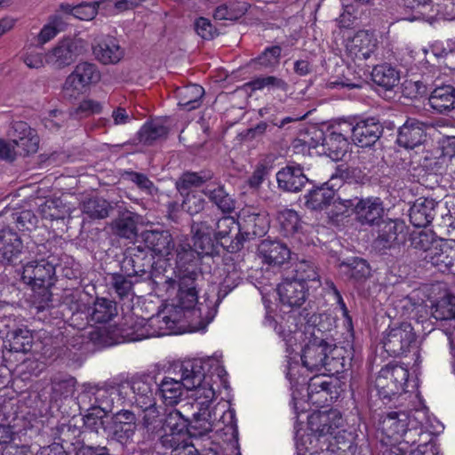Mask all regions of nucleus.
<instances>
[{
    "instance_id": "f257e3e1",
    "label": "nucleus",
    "mask_w": 455,
    "mask_h": 455,
    "mask_svg": "<svg viewBox=\"0 0 455 455\" xmlns=\"http://www.w3.org/2000/svg\"><path fill=\"white\" fill-rule=\"evenodd\" d=\"M221 355L214 354L206 358H193L181 362L175 368L177 378L165 376L157 383V392L166 405L180 403L183 389L192 390L190 407L195 427L204 433L214 427L227 429V433L237 434V423L234 409L223 411L220 419L216 417L214 403L217 388H228L227 371L221 363Z\"/></svg>"
},
{
    "instance_id": "f03ea898",
    "label": "nucleus",
    "mask_w": 455,
    "mask_h": 455,
    "mask_svg": "<svg viewBox=\"0 0 455 455\" xmlns=\"http://www.w3.org/2000/svg\"><path fill=\"white\" fill-rule=\"evenodd\" d=\"M178 291L168 314L148 319L130 316L119 331L124 342L140 341L152 337L179 333L187 324L191 331H204L217 314L218 299L205 293L200 300L197 291L192 287Z\"/></svg>"
},
{
    "instance_id": "7ed1b4c3",
    "label": "nucleus",
    "mask_w": 455,
    "mask_h": 455,
    "mask_svg": "<svg viewBox=\"0 0 455 455\" xmlns=\"http://www.w3.org/2000/svg\"><path fill=\"white\" fill-rule=\"evenodd\" d=\"M308 427L312 431L307 441L310 446L306 447L303 440L297 441L298 455L330 453L335 455H351L355 447L347 438L346 431L339 430L342 426V417L338 410L316 411L307 419Z\"/></svg>"
},
{
    "instance_id": "20e7f679",
    "label": "nucleus",
    "mask_w": 455,
    "mask_h": 455,
    "mask_svg": "<svg viewBox=\"0 0 455 455\" xmlns=\"http://www.w3.org/2000/svg\"><path fill=\"white\" fill-rule=\"evenodd\" d=\"M236 229L239 233L235 240L231 241L232 250H239L245 240L240 230L239 220L225 216L217 220L214 228L205 220L194 222L191 225L193 247L190 244L180 245L177 253L179 266L184 267L186 264L192 266L194 261H197L199 256L209 255L212 251V235L217 242L224 245L223 240L227 243L232 231Z\"/></svg>"
},
{
    "instance_id": "39448f33",
    "label": "nucleus",
    "mask_w": 455,
    "mask_h": 455,
    "mask_svg": "<svg viewBox=\"0 0 455 455\" xmlns=\"http://www.w3.org/2000/svg\"><path fill=\"white\" fill-rule=\"evenodd\" d=\"M140 239L145 247L159 259H164L170 266H172L171 261H174L173 269L175 276L178 278L179 291L182 288L181 286H184V290L192 287L194 291H196L195 285L197 276L196 261H194L192 266L186 264L184 267H180L178 264V249L180 245L189 244L188 243L181 242L175 248L172 236L167 230H145L140 234Z\"/></svg>"
},
{
    "instance_id": "423d86ee",
    "label": "nucleus",
    "mask_w": 455,
    "mask_h": 455,
    "mask_svg": "<svg viewBox=\"0 0 455 455\" xmlns=\"http://www.w3.org/2000/svg\"><path fill=\"white\" fill-rule=\"evenodd\" d=\"M350 353L343 347L328 344L324 339L312 337L303 347L300 359L310 371L324 370L323 374L334 375L345 371Z\"/></svg>"
},
{
    "instance_id": "0eeeda50",
    "label": "nucleus",
    "mask_w": 455,
    "mask_h": 455,
    "mask_svg": "<svg viewBox=\"0 0 455 455\" xmlns=\"http://www.w3.org/2000/svg\"><path fill=\"white\" fill-rule=\"evenodd\" d=\"M383 434L390 440L402 444L415 445L420 443L421 437L427 435L419 422L405 411H393L380 422Z\"/></svg>"
},
{
    "instance_id": "6e6552de",
    "label": "nucleus",
    "mask_w": 455,
    "mask_h": 455,
    "mask_svg": "<svg viewBox=\"0 0 455 455\" xmlns=\"http://www.w3.org/2000/svg\"><path fill=\"white\" fill-rule=\"evenodd\" d=\"M139 0H99L93 3H81L77 5L61 4L60 9L65 13L71 14L81 20H92L99 10L105 14H113L116 11H122L138 4Z\"/></svg>"
},
{
    "instance_id": "1a4fd4ad",
    "label": "nucleus",
    "mask_w": 455,
    "mask_h": 455,
    "mask_svg": "<svg viewBox=\"0 0 455 455\" xmlns=\"http://www.w3.org/2000/svg\"><path fill=\"white\" fill-rule=\"evenodd\" d=\"M409 377L408 369L397 363H388L379 372L375 387L379 398L390 401L403 390Z\"/></svg>"
},
{
    "instance_id": "9d476101",
    "label": "nucleus",
    "mask_w": 455,
    "mask_h": 455,
    "mask_svg": "<svg viewBox=\"0 0 455 455\" xmlns=\"http://www.w3.org/2000/svg\"><path fill=\"white\" fill-rule=\"evenodd\" d=\"M59 261L55 255H49L46 259L26 263L22 267V281L33 289L52 286Z\"/></svg>"
},
{
    "instance_id": "9b49d317",
    "label": "nucleus",
    "mask_w": 455,
    "mask_h": 455,
    "mask_svg": "<svg viewBox=\"0 0 455 455\" xmlns=\"http://www.w3.org/2000/svg\"><path fill=\"white\" fill-rule=\"evenodd\" d=\"M384 349L391 355H404L416 347V334L409 323L389 326L384 332Z\"/></svg>"
},
{
    "instance_id": "f8f14e48",
    "label": "nucleus",
    "mask_w": 455,
    "mask_h": 455,
    "mask_svg": "<svg viewBox=\"0 0 455 455\" xmlns=\"http://www.w3.org/2000/svg\"><path fill=\"white\" fill-rule=\"evenodd\" d=\"M154 383L149 376H140L123 382L124 404L135 405L139 409L155 405Z\"/></svg>"
},
{
    "instance_id": "ddd939ff",
    "label": "nucleus",
    "mask_w": 455,
    "mask_h": 455,
    "mask_svg": "<svg viewBox=\"0 0 455 455\" xmlns=\"http://www.w3.org/2000/svg\"><path fill=\"white\" fill-rule=\"evenodd\" d=\"M137 430V417L130 410H120L111 418L110 434L112 438L127 450L134 451L133 437Z\"/></svg>"
},
{
    "instance_id": "4468645a",
    "label": "nucleus",
    "mask_w": 455,
    "mask_h": 455,
    "mask_svg": "<svg viewBox=\"0 0 455 455\" xmlns=\"http://www.w3.org/2000/svg\"><path fill=\"white\" fill-rule=\"evenodd\" d=\"M164 426L160 443L164 447H172L186 439L187 419L176 409H164Z\"/></svg>"
},
{
    "instance_id": "2eb2a0df",
    "label": "nucleus",
    "mask_w": 455,
    "mask_h": 455,
    "mask_svg": "<svg viewBox=\"0 0 455 455\" xmlns=\"http://www.w3.org/2000/svg\"><path fill=\"white\" fill-rule=\"evenodd\" d=\"M340 130L346 133L351 132L353 141L361 148L372 146L383 132L382 126L374 118L361 120L355 125L342 122Z\"/></svg>"
},
{
    "instance_id": "dca6fc26",
    "label": "nucleus",
    "mask_w": 455,
    "mask_h": 455,
    "mask_svg": "<svg viewBox=\"0 0 455 455\" xmlns=\"http://www.w3.org/2000/svg\"><path fill=\"white\" fill-rule=\"evenodd\" d=\"M82 53L81 42L65 38L45 53V62L55 68H63L72 64Z\"/></svg>"
},
{
    "instance_id": "f3484780",
    "label": "nucleus",
    "mask_w": 455,
    "mask_h": 455,
    "mask_svg": "<svg viewBox=\"0 0 455 455\" xmlns=\"http://www.w3.org/2000/svg\"><path fill=\"white\" fill-rule=\"evenodd\" d=\"M378 39L369 30H360L347 43V52L354 60H366L375 55L378 50Z\"/></svg>"
},
{
    "instance_id": "a211bd4d",
    "label": "nucleus",
    "mask_w": 455,
    "mask_h": 455,
    "mask_svg": "<svg viewBox=\"0 0 455 455\" xmlns=\"http://www.w3.org/2000/svg\"><path fill=\"white\" fill-rule=\"evenodd\" d=\"M33 337L27 328H17L6 333L4 340L3 358L5 362L13 361L15 355H24L32 348ZM18 361V358H14Z\"/></svg>"
},
{
    "instance_id": "6ab92c4d",
    "label": "nucleus",
    "mask_w": 455,
    "mask_h": 455,
    "mask_svg": "<svg viewBox=\"0 0 455 455\" xmlns=\"http://www.w3.org/2000/svg\"><path fill=\"white\" fill-rule=\"evenodd\" d=\"M18 155H31L37 152L39 137L36 130L25 122H15L10 133Z\"/></svg>"
},
{
    "instance_id": "aec40b11",
    "label": "nucleus",
    "mask_w": 455,
    "mask_h": 455,
    "mask_svg": "<svg viewBox=\"0 0 455 455\" xmlns=\"http://www.w3.org/2000/svg\"><path fill=\"white\" fill-rule=\"evenodd\" d=\"M353 212L355 215L356 220L362 225L373 226L379 224L384 215L385 210L383 202L379 197H355V204Z\"/></svg>"
},
{
    "instance_id": "412c9836",
    "label": "nucleus",
    "mask_w": 455,
    "mask_h": 455,
    "mask_svg": "<svg viewBox=\"0 0 455 455\" xmlns=\"http://www.w3.org/2000/svg\"><path fill=\"white\" fill-rule=\"evenodd\" d=\"M240 230L243 237L250 239L251 235L261 236L268 228V220L265 212H257L252 207L243 208L239 213Z\"/></svg>"
},
{
    "instance_id": "4be33fe9",
    "label": "nucleus",
    "mask_w": 455,
    "mask_h": 455,
    "mask_svg": "<svg viewBox=\"0 0 455 455\" xmlns=\"http://www.w3.org/2000/svg\"><path fill=\"white\" fill-rule=\"evenodd\" d=\"M309 288V285H305L298 280L285 278L278 284L276 291L283 305L299 307L306 301Z\"/></svg>"
},
{
    "instance_id": "5701e85b",
    "label": "nucleus",
    "mask_w": 455,
    "mask_h": 455,
    "mask_svg": "<svg viewBox=\"0 0 455 455\" xmlns=\"http://www.w3.org/2000/svg\"><path fill=\"white\" fill-rule=\"evenodd\" d=\"M278 188L286 192L297 193L308 182L299 164H288L276 173Z\"/></svg>"
},
{
    "instance_id": "b1692460",
    "label": "nucleus",
    "mask_w": 455,
    "mask_h": 455,
    "mask_svg": "<svg viewBox=\"0 0 455 455\" xmlns=\"http://www.w3.org/2000/svg\"><path fill=\"white\" fill-rule=\"evenodd\" d=\"M424 260L439 272L455 274V249L446 244L430 249Z\"/></svg>"
},
{
    "instance_id": "393cba45",
    "label": "nucleus",
    "mask_w": 455,
    "mask_h": 455,
    "mask_svg": "<svg viewBox=\"0 0 455 455\" xmlns=\"http://www.w3.org/2000/svg\"><path fill=\"white\" fill-rule=\"evenodd\" d=\"M258 251L262 261L270 266H281L291 257V251L286 244L272 240H263Z\"/></svg>"
},
{
    "instance_id": "a878e982",
    "label": "nucleus",
    "mask_w": 455,
    "mask_h": 455,
    "mask_svg": "<svg viewBox=\"0 0 455 455\" xmlns=\"http://www.w3.org/2000/svg\"><path fill=\"white\" fill-rule=\"evenodd\" d=\"M426 125L416 119H408L400 127L397 143L405 148H414L419 146L426 136Z\"/></svg>"
},
{
    "instance_id": "bb28decb",
    "label": "nucleus",
    "mask_w": 455,
    "mask_h": 455,
    "mask_svg": "<svg viewBox=\"0 0 455 455\" xmlns=\"http://www.w3.org/2000/svg\"><path fill=\"white\" fill-rule=\"evenodd\" d=\"M92 52L96 60L104 65L116 64L124 55V51L117 40L110 36L99 40L93 45Z\"/></svg>"
},
{
    "instance_id": "cd10ccee",
    "label": "nucleus",
    "mask_w": 455,
    "mask_h": 455,
    "mask_svg": "<svg viewBox=\"0 0 455 455\" xmlns=\"http://www.w3.org/2000/svg\"><path fill=\"white\" fill-rule=\"evenodd\" d=\"M333 386L324 376H314L309 379L307 387L308 402L322 407L332 402Z\"/></svg>"
},
{
    "instance_id": "c85d7f7f",
    "label": "nucleus",
    "mask_w": 455,
    "mask_h": 455,
    "mask_svg": "<svg viewBox=\"0 0 455 455\" xmlns=\"http://www.w3.org/2000/svg\"><path fill=\"white\" fill-rule=\"evenodd\" d=\"M123 382L105 386L96 390L94 394L97 408L105 411H112L115 403L124 404Z\"/></svg>"
},
{
    "instance_id": "c756f323",
    "label": "nucleus",
    "mask_w": 455,
    "mask_h": 455,
    "mask_svg": "<svg viewBox=\"0 0 455 455\" xmlns=\"http://www.w3.org/2000/svg\"><path fill=\"white\" fill-rule=\"evenodd\" d=\"M340 125L341 123L339 124L338 131L331 132L322 142L323 152L333 161L342 160L349 147L347 133L340 130Z\"/></svg>"
},
{
    "instance_id": "7c9ffc66",
    "label": "nucleus",
    "mask_w": 455,
    "mask_h": 455,
    "mask_svg": "<svg viewBox=\"0 0 455 455\" xmlns=\"http://www.w3.org/2000/svg\"><path fill=\"white\" fill-rule=\"evenodd\" d=\"M435 203L433 199L419 198L410 209V221L418 228L429 225L435 215Z\"/></svg>"
},
{
    "instance_id": "2f4dec72",
    "label": "nucleus",
    "mask_w": 455,
    "mask_h": 455,
    "mask_svg": "<svg viewBox=\"0 0 455 455\" xmlns=\"http://www.w3.org/2000/svg\"><path fill=\"white\" fill-rule=\"evenodd\" d=\"M429 105L439 113H446L455 108V88L451 85L436 87L430 94Z\"/></svg>"
},
{
    "instance_id": "473e14b6",
    "label": "nucleus",
    "mask_w": 455,
    "mask_h": 455,
    "mask_svg": "<svg viewBox=\"0 0 455 455\" xmlns=\"http://www.w3.org/2000/svg\"><path fill=\"white\" fill-rule=\"evenodd\" d=\"M84 314L86 318L92 323H106L116 315V307L111 300L98 298Z\"/></svg>"
},
{
    "instance_id": "72a5a7b5",
    "label": "nucleus",
    "mask_w": 455,
    "mask_h": 455,
    "mask_svg": "<svg viewBox=\"0 0 455 455\" xmlns=\"http://www.w3.org/2000/svg\"><path fill=\"white\" fill-rule=\"evenodd\" d=\"M22 243L17 235L10 228L0 230V256L11 262L21 251Z\"/></svg>"
},
{
    "instance_id": "f704fd0d",
    "label": "nucleus",
    "mask_w": 455,
    "mask_h": 455,
    "mask_svg": "<svg viewBox=\"0 0 455 455\" xmlns=\"http://www.w3.org/2000/svg\"><path fill=\"white\" fill-rule=\"evenodd\" d=\"M179 106L190 111L200 107L204 89L198 84H188L177 90Z\"/></svg>"
},
{
    "instance_id": "c9c22d12",
    "label": "nucleus",
    "mask_w": 455,
    "mask_h": 455,
    "mask_svg": "<svg viewBox=\"0 0 455 455\" xmlns=\"http://www.w3.org/2000/svg\"><path fill=\"white\" fill-rule=\"evenodd\" d=\"M143 412L141 424L143 427L150 434H161L164 426V409L155 405L148 408H141Z\"/></svg>"
},
{
    "instance_id": "e433bc0d",
    "label": "nucleus",
    "mask_w": 455,
    "mask_h": 455,
    "mask_svg": "<svg viewBox=\"0 0 455 455\" xmlns=\"http://www.w3.org/2000/svg\"><path fill=\"white\" fill-rule=\"evenodd\" d=\"M373 82L386 90L393 89L399 82V72L387 64L378 65L371 72Z\"/></svg>"
},
{
    "instance_id": "4c0bfd02",
    "label": "nucleus",
    "mask_w": 455,
    "mask_h": 455,
    "mask_svg": "<svg viewBox=\"0 0 455 455\" xmlns=\"http://www.w3.org/2000/svg\"><path fill=\"white\" fill-rule=\"evenodd\" d=\"M124 265L130 276H143L149 272L152 267L151 259L142 256L140 246H138V253L134 252L130 257H126Z\"/></svg>"
},
{
    "instance_id": "58836bf2",
    "label": "nucleus",
    "mask_w": 455,
    "mask_h": 455,
    "mask_svg": "<svg viewBox=\"0 0 455 455\" xmlns=\"http://www.w3.org/2000/svg\"><path fill=\"white\" fill-rule=\"evenodd\" d=\"M212 179L210 173L185 172L176 181V188L180 195L196 192L195 189Z\"/></svg>"
},
{
    "instance_id": "ea45409f",
    "label": "nucleus",
    "mask_w": 455,
    "mask_h": 455,
    "mask_svg": "<svg viewBox=\"0 0 455 455\" xmlns=\"http://www.w3.org/2000/svg\"><path fill=\"white\" fill-rule=\"evenodd\" d=\"M333 192L324 186L312 189L305 196V205L311 210H323L333 200Z\"/></svg>"
},
{
    "instance_id": "a19ab883",
    "label": "nucleus",
    "mask_w": 455,
    "mask_h": 455,
    "mask_svg": "<svg viewBox=\"0 0 455 455\" xmlns=\"http://www.w3.org/2000/svg\"><path fill=\"white\" fill-rule=\"evenodd\" d=\"M276 220L280 226V231L284 236L293 235L300 228V219L294 210L286 208L280 210Z\"/></svg>"
},
{
    "instance_id": "79ce46f5",
    "label": "nucleus",
    "mask_w": 455,
    "mask_h": 455,
    "mask_svg": "<svg viewBox=\"0 0 455 455\" xmlns=\"http://www.w3.org/2000/svg\"><path fill=\"white\" fill-rule=\"evenodd\" d=\"M70 75L88 88L92 84L100 80V75L97 67L90 62L78 63Z\"/></svg>"
},
{
    "instance_id": "37998d69",
    "label": "nucleus",
    "mask_w": 455,
    "mask_h": 455,
    "mask_svg": "<svg viewBox=\"0 0 455 455\" xmlns=\"http://www.w3.org/2000/svg\"><path fill=\"white\" fill-rule=\"evenodd\" d=\"M168 132L167 127L161 119L146 123L140 131V140L151 144L154 140L164 137Z\"/></svg>"
},
{
    "instance_id": "c03bdc74",
    "label": "nucleus",
    "mask_w": 455,
    "mask_h": 455,
    "mask_svg": "<svg viewBox=\"0 0 455 455\" xmlns=\"http://www.w3.org/2000/svg\"><path fill=\"white\" fill-rule=\"evenodd\" d=\"M432 315L436 320L455 319V296L446 294L432 307Z\"/></svg>"
},
{
    "instance_id": "a18cd8bd",
    "label": "nucleus",
    "mask_w": 455,
    "mask_h": 455,
    "mask_svg": "<svg viewBox=\"0 0 455 455\" xmlns=\"http://www.w3.org/2000/svg\"><path fill=\"white\" fill-rule=\"evenodd\" d=\"M292 279L298 280L305 285H308L307 282L316 284L315 287L320 284L315 267L309 260H300L297 263L295 275Z\"/></svg>"
},
{
    "instance_id": "49530a36",
    "label": "nucleus",
    "mask_w": 455,
    "mask_h": 455,
    "mask_svg": "<svg viewBox=\"0 0 455 455\" xmlns=\"http://www.w3.org/2000/svg\"><path fill=\"white\" fill-rule=\"evenodd\" d=\"M82 212L92 219H104L108 216L109 204L101 198H91L84 202Z\"/></svg>"
},
{
    "instance_id": "de8ad7c7",
    "label": "nucleus",
    "mask_w": 455,
    "mask_h": 455,
    "mask_svg": "<svg viewBox=\"0 0 455 455\" xmlns=\"http://www.w3.org/2000/svg\"><path fill=\"white\" fill-rule=\"evenodd\" d=\"M343 272L349 275L350 278L361 281L370 275V267L366 260L360 258H354L348 262L343 263Z\"/></svg>"
},
{
    "instance_id": "09e8293b",
    "label": "nucleus",
    "mask_w": 455,
    "mask_h": 455,
    "mask_svg": "<svg viewBox=\"0 0 455 455\" xmlns=\"http://www.w3.org/2000/svg\"><path fill=\"white\" fill-rule=\"evenodd\" d=\"M64 25L65 23L60 15L55 14L51 16L48 22L44 25L38 34V42L44 44L51 41L58 33L63 30Z\"/></svg>"
},
{
    "instance_id": "8fccbe9b",
    "label": "nucleus",
    "mask_w": 455,
    "mask_h": 455,
    "mask_svg": "<svg viewBox=\"0 0 455 455\" xmlns=\"http://www.w3.org/2000/svg\"><path fill=\"white\" fill-rule=\"evenodd\" d=\"M115 232L117 235L131 239L136 235V220L132 213L127 212L119 217L114 223Z\"/></svg>"
},
{
    "instance_id": "3c124183",
    "label": "nucleus",
    "mask_w": 455,
    "mask_h": 455,
    "mask_svg": "<svg viewBox=\"0 0 455 455\" xmlns=\"http://www.w3.org/2000/svg\"><path fill=\"white\" fill-rule=\"evenodd\" d=\"M246 11L247 6L244 3L223 4L216 8L214 18L220 20H235L242 17Z\"/></svg>"
},
{
    "instance_id": "603ef678",
    "label": "nucleus",
    "mask_w": 455,
    "mask_h": 455,
    "mask_svg": "<svg viewBox=\"0 0 455 455\" xmlns=\"http://www.w3.org/2000/svg\"><path fill=\"white\" fill-rule=\"evenodd\" d=\"M101 111L102 105L100 101L92 99H84L76 108L70 109L69 116L76 119H82L100 114Z\"/></svg>"
},
{
    "instance_id": "864d4df0",
    "label": "nucleus",
    "mask_w": 455,
    "mask_h": 455,
    "mask_svg": "<svg viewBox=\"0 0 455 455\" xmlns=\"http://www.w3.org/2000/svg\"><path fill=\"white\" fill-rule=\"evenodd\" d=\"M38 212L46 220H60L65 215L64 206L59 198L47 199L39 205Z\"/></svg>"
},
{
    "instance_id": "5fc2aeb1",
    "label": "nucleus",
    "mask_w": 455,
    "mask_h": 455,
    "mask_svg": "<svg viewBox=\"0 0 455 455\" xmlns=\"http://www.w3.org/2000/svg\"><path fill=\"white\" fill-rule=\"evenodd\" d=\"M103 410L93 408L84 417V427L91 431L99 433L100 429L105 430L106 413Z\"/></svg>"
},
{
    "instance_id": "6e6d98bb",
    "label": "nucleus",
    "mask_w": 455,
    "mask_h": 455,
    "mask_svg": "<svg viewBox=\"0 0 455 455\" xmlns=\"http://www.w3.org/2000/svg\"><path fill=\"white\" fill-rule=\"evenodd\" d=\"M403 229V225L395 221L388 220L382 224L379 230V239L384 242L387 246H391L398 240L399 233Z\"/></svg>"
},
{
    "instance_id": "4d7b16f0",
    "label": "nucleus",
    "mask_w": 455,
    "mask_h": 455,
    "mask_svg": "<svg viewBox=\"0 0 455 455\" xmlns=\"http://www.w3.org/2000/svg\"><path fill=\"white\" fill-rule=\"evenodd\" d=\"M275 329L278 335L283 338L285 343L286 352L288 353L287 356L290 360L292 359L291 355L294 352L293 346L296 345L298 340L303 338L304 333L297 329L291 330L289 328L288 330H285L284 326L282 324L278 325Z\"/></svg>"
},
{
    "instance_id": "13d9d810",
    "label": "nucleus",
    "mask_w": 455,
    "mask_h": 455,
    "mask_svg": "<svg viewBox=\"0 0 455 455\" xmlns=\"http://www.w3.org/2000/svg\"><path fill=\"white\" fill-rule=\"evenodd\" d=\"M181 196H184L182 208L190 215L197 214L204 210L205 201L201 195L192 192Z\"/></svg>"
},
{
    "instance_id": "bf43d9fd",
    "label": "nucleus",
    "mask_w": 455,
    "mask_h": 455,
    "mask_svg": "<svg viewBox=\"0 0 455 455\" xmlns=\"http://www.w3.org/2000/svg\"><path fill=\"white\" fill-rule=\"evenodd\" d=\"M86 90V87L80 82H77L70 74L67 76L62 85V95L68 100H76L81 96Z\"/></svg>"
},
{
    "instance_id": "052dcab7",
    "label": "nucleus",
    "mask_w": 455,
    "mask_h": 455,
    "mask_svg": "<svg viewBox=\"0 0 455 455\" xmlns=\"http://www.w3.org/2000/svg\"><path fill=\"white\" fill-rule=\"evenodd\" d=\"M111 279V284L121 299L132 295V283L127 277L120 274H114Z\"/></svg>"
},
{
    "instance_id": "680f3d73",
    "label": "nucleus",
    "mask_w": 455,
    "mask_h": 455,
    "mask_svg": "<svg viewBox=\"0 0 455 455\" xmlns=\"http://www.w3.org/2000/svg\"><path fill=\"white\" fill-rule=\"evenodd\" d=\"M364 84H366V81L364 77L361 75L354 76L352 78L348 76H344L343 78H338L335 81H331L328 84L330 88H362Z\"/></svg>"
},
{
    "instance_id": "e2e57ef3",
    "label": "nucleus",
    "mask_w": 455,
    "mask_h": 455,
    "mask_svg": "<svg viewBox=\"0 0 455 455\" xmlns=\"http://www.w3.org/2000/svg\"><path fill=\"white\" fill-rule=\"evenodd\" d=\"M411 241V245L417 250L423 251L425 255L427 253V251L430 249L435 247L434 245H432V242H433L432 235H430L425 231H419V232L412 234Z\"/></svg>"
},
{
    "instance_id": "0e129e2a",
    "label": "nucleus",
    "mask_w": 455,
    "mask_h": 455,
    "mask_svg": "<svg viewBox=\"0 0 455 455\" xmlns=\"http://www.w3.org/2000/svg\"><path fill=\"white\" fill-rule=\"evenodd\" d=\"M195 29L197 35L205 40L212 39L217 34V30L211 23V21L208 19L203 17L196 20Z\"/></svg>"
},
{
    "instance_id": "69168bd1",
    "label": "nucleus",
    "mask_w": 455,
    "mask_h": 455,
    "mask_svg": "<svg viewBox=\"0 0 455 455\" xmlns=\"http://www.w3.org/2000/svg\"><path fill=\"white\" fill-rule=\"evenodd\" d=\"M281 47L275 45L267 48L258 58V61L261 66L270 67L278 63L281 55Z\"/></svg>"
},
{
    "instance_id": "338daca9",
    "label": "nucleus",
    "mask_w": 455,
    "mask_h": 455,
    "mask_svg": "<svg viewBox=\"0 0 455 455\" xmlns=\"http://www.w3.org/2000/svg\"><path fill=\"white\" fill-rule=\"evenodd\" d=\"M65 120L66 115L62 111L53 109L43 118V123L45 128L50 131H54L58 130Z\"/></svg>"
},
{
    "instance_id": "774afa93",
    "label": "nucleus",
    "mask_w": 455,
    "mask_h": 455,
    "mask_svg": "<svg viewBox=\"0 0 455 455\" xmlns=\"http://www.w3.org/2000/svg\"><path fill=\"white\" fill-rule=\"evenodd\" d=\"M269 173V168L264 164H259L251 176L248 180V185L251 188H258Z\"/></svg>"
}]
</instances>
